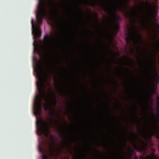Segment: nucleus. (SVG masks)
<instances>
[{"label":"nucleus","instance_id":"nucleus-13","mask_svg":"<svg viewBox=\"0 0 159 159\" xmlns=\"http://www.w3.org/2000/svg\"><path fill=\"white\" fill-rule=\"evenodd\" d=\"M145 139L146 142H145L144 141H143L142 142V143L143 144V149L145 151L146 150H147L148 148V140L147 138H145Z\"/></svg>","mask_w":159,"mask_h":159},{"label":"nucleus","instance_id":"nucleus-29","mask_svg":"<svg viewBox=\"0 0 159 159\" xmlns=\"http://www.w3.org/2000/svg\"><path fill=\"white\" fill-rule=\"evenodd\" d=\"M156 76H157L158 77V78H159V75H158V72L157 70H156Z\"/></svg>","mask_w":159,"mask_h":159},{"label":"nucleus","instance_id":"nucleus-37","mask_svg":"<svg viewBox=\"0 0 159 159\" xmlns=\"http://www.w3.org/2000/svg\"><path fill=\"white\" fill-rule=\"evenodd\" d=\"M96 150L97 151L98 153L99 154H100V152L97 149H96Z\"/></svg>","mask_w":159,"mask_h":159},{"label":"nucleus","instance_id":"nucleus-10","mask_svg":"<svg viewBox=\"0 0 159 159\" xmlns=\"http://www.w3.org/2000/svg\"><path fill=\"white\" fill-rule=\"evenodd\" d=\"M48 5L50 10L52 11H55L58 9L57 2L55 0H50Z\"/></svg>","mask_w":159,"mask_h":159},{"label":"nucleus","instance_id":"nucleus-32","mask_svg":"<svg viewBox=\"0 0 159 159\" xmlns=\"http://www.w3.org/2000/svg\"><path fill=\"white\" fill-rule=\"evenodd\" d=\"M34 51H36L37 50H36V47L35 46H34Z\"/></svg>","mask_w":159,"mask_h":159},{"label":"nucleus","instance_id":"nucleus-33","mask_svg":"<svg viewBox=\"0 0 159 159\" xmlns=\"http://www.w3.org/2000/svg\"><path fill=\"white\" fill-rule=\"evenodd\" d=\"M141 48V46L140 45L138 46V48L137 49L138 50H139V49Z\"/></svg>","mask_w":159,"mask_h":159},{"label":"nucleus","instance_id":"nucleus-22","mask_svg":"<svg viewBox=\"0 0 159 159\" xmlns=\"http://www.w3.org/2000/svg\"><path fill=\"white\" fill-rule=\"evenodd\" d=\"M50 138L51 140L52 141H55V139L54 138L53 135H51L50 136Z\"/></svg>","mask_w":159,"mask_h":159},{"label":"nucleus","instance_id":"nucleus-45","mask_svg":"<svg viewBox=\"0 0 159 159\" xmlns=\"http://www.w3.org/2000/svg\"><path fill=\"white\" fill-rule=\"evenodd\" d=\"M147 94H148V92H147Z\"/></svg>","mask_w":159,"mask_h":159},{"label":"nucleus","instance_id":"nucleus-30","mask_svg":"<svg viewBox=\"0 0 159 159\" xmlns=\"http://www.w3.org/2000/svg\"><path fill=\"white\" fill-rule=\"evenodd\" d=\"M130 61L131 62V63L132 64H134V62L132 60L130 59Z\"/></svg>","mask_w":159,"mask_h":159},{"label":"nucleus","instance_id":"nucleus-46","mask_svg":"<svg viewBox=\"0 0 159 159\" xmlns=\"http://www.w3.org/2000/svg\"><path fill=\"white\" fill-rule=\"evenodd\" d=\"M45 80H46V81H47V79H45Z\"/></svg>","mask_w":159,"mask_h":159},{"label":"nucleus","instance_id":"nucleus-41","mask_svg":"<svg viewBox=\"0 0 159 159\" xmlns=\"http://www.w3.org/2000/svg\"><path fill=\"white\" fill-rule=\"evenodd\" d=\"M116 68H117L118 70L119 71V68L118 67H116Z\"/></svg>","mask_w":159,"mask_h":159},{"label":"nucleus","instance_id":"nucleus-49","mask_svg":"<svg viewBox=\"0 0 159 159\" xmlns=\"http://www.w3.org/2000/svg\"><path fill=\"white\" fill-rule=\"evenodd\" d=\"M128 70H129V69L128 68H127Z\"/></svg>","mask_w":159,"mask_h":159},{"label":"nucleus","instance_id":"nucleus-42","mask_svg":"<svg viewBox=\"0 0 159 159\" xmlns=\"http://www.w3.org/2000/svg\"><path fill=\"white\" fill-rule=\"evenodd\" d=\"M61 134L62 135L64 134V133H63V132H61Z\"/></svg>","mask_w":159,"mask_h":159},{"label":"nucleus","instance_id":"nucleus-9","mask_svg":"<svg viewBox=\"0 0 159 159\" xmlns=\"http://www.w3.org/2000/svg\"><path fill=\"white\" fill-rule=\"evenodd\" d=\"M47 23L49 24L52 29L55 30L58 29L60 26L59 21H93V20H46ZM94 21H99V20H94ZM103 21H113V25L112 28L114 30V20H103Z\"/></svg>","mask_w":159,"mask_h":159},{"label":"nucleus","instance_id":"nucleus-17","mask_svg":"<svg viewBox=\"0 0 159 159\" xmlns=\"http://www.w3.org/2000/svg\"><path fill=\"white\" fill-rule=\"evenodd\" d=\"M45 105L44 109L45 111L48 110L50 108V106L48 104H44Z\"/></svg>","mask_w":159,"mask_h":159},{"label":"nucleus","instance_id":"nucleus-5","mask_svg":"<svg viewBox=\"0 0 159 159\" xmlns=\"http://www.w3.org/2000/svg\"><path fill=\"white\" fill-rule=\"evenodd\" d=\"M45 43L46 44V50L49 53H53L54 52L53 46L54 38L53 37L45 35L44 37Z\"/></svg>","mask_w":159,"mask_h":159},{"label":"nucleus","instance_id":"nucleus-28","mask_svg":"<svg viewBox=\"0 0 159 159\" xmlns=\"http://www.w3.org/2000/svg\"><path fill=\"white\" fill-rule=\"evenodd\" d=\"M116 57H120V54L118 52H116Z\"/></svg>","mask_w":159,"mask_h":159},{"label":"nucleus","instance_id":"nucleus-4","mask_svg":"<svg viewBox=\"0 0 159 159\" xmlns=\"http://www.w3.org/2000/svg\"><path fill=\"white\" fill-rule=\"evenodd\" d=\"M43 20H31L32 33L34 34V39L36 37L40 38L41 36L42 33L40 28Z\"/></svg>","mask_w":159,"mask_h":159},{"label":"nucleus","instance_id":"nucleus-25","mask_svg":"<svg viewBox=\"0 0 159 159\" xmlns=\"http://www.w3.org/2000/svg\"><path fill=\"white\" fill-rule=\"evenodd\" d=\"M54 102L55 104H56V95L55 93L54 94Z\"/></svg>","mask_w":159,"mask_h":159},{"label":"nucleus","instance_id":"nucleus-1","mask_svg":"<svg viewBox=\"0 0 159 159\" xmlns=\"http://www.w3.org/2000/svg\"><path fill=\"white\" fill-rule=\"evenodd\" d=\"M37 85L38 89L39 92L43 91V94H41L40 96L36 95L34 102V114L35 116H40L42 112V99L43 98H45L46 96L45 93V90L43 88L44 84L41 80L37 82Z\"/></svg>","mask_w":159,"mask_h":159},{"label":"nucleus","instance_id":"nucleus-14","mask_svg":"<svg viewBox=\"0 0 159 159\" xmlns=\"http://www.w3.org/2000/svg\"><path fill=\"white\" fill-rule=\"evenodd\" d=\"M48 20H100V19H49ZM101 20H113V19H101Z\"/></svg>","mask_w":159,"mask_h":159},{"label":"nucleus","instance_id":"nucleus-6","mask_svg":"<svg viewBox=\"0 0 159 159\" xmlns=\"http://www.w3.org/2000/svg\"><path fill=\"white\" fill-rule=\"evenodd\" d=\"M134 26L135 29L134 31L127 34L125 38V40L127 44H129L131 42H134L135 39L137 36H138L140 41H141L142 40V37L141 34H137L136 26L134 25Z\"/></svg>","mask_w":159,"mask_h":159},{"label":"nucleus","instance_id":"nucleus-43","mask_svg":"<svg viewBox=\"0 0 159 159\" xmlns=\"http://www.w3.org/2000/svg\"><path fill=\"white\" fill-rule=\"evenodd\" d=\"M134 134V133H132V134H132V136H133V135Z\"/></svg>","mask_w":159,"mask_h":159},{"label":"nucleus","instance_id":"nucleus-27","mask_svg":"<svg viewBox=\"0 0 159 159\" xmlns=\"http://www.w3.org/2000/svg\"><path fill=\"white\" fill-rule=\"evenodd\" d=\"M146 86L147 87V88H149V82L148 81L146 83Z\"/></svg>","mask_w":159,"mask_h":159},{"label":"nucleus","instance_id":"nucleus-16","mask_svg":"<svg viewBox=\"0 0 159 159\" xmlns=\"http://www.w3.org/2000/svg\"><path fill=\"white\" fill-rule=\"evenodd\" d=\"M129 152H130V153L131 155V157H132V155L134 154H136L135 151L134 149H130L129 150Z\"/></svg>","mask_w":159,"mask_h":159},{"label":"nucleus","instance_id":"nucleus-23","mask_svg":"<svg viewBox=\"0 0 159 159\" xmlns=\"http://www.w3.org/2000/svg\"><path fill=\"white\" fill-rule=\"evenodd\" d=\"M65 144L66 146H67L69 148H71L70 146V145L68 142H66Z\"/></svg>","mask_w":159,"mask_h":159},{"label":"nucleus","instance_id":"nucleus-20","mask_svg":"<svg viewBox=\"0 0 159 159\" xmlns=\"http://www.w3.org/2000/svg\"><path fill=\"white\" fill-rule=\"evenodd\" d=\"M129 21H130V23H133V24H134V23L135 22H134V21H149L150 20H129ZM152 21H153L154 20H152ZM157 21H157L158 20H156Z\"/></svg>","mask_w":159,"mask_h":159},{"label":"nucleus","instance_id":"nucleus-40","mask_svg":"<svg viewBox=\"0 0 159 159\" xmlns=\"http://www.w3.org/2000/svg\"><path fill=\"white\" fill-rule=\"evenodd\" d=\"M134 11V9H132V10H131V11L133 12V11Z\"/></svg>","mask_w":159,"mask_h":159},{"label":"nucleus","instance_id":"nucleus-21","mask_svg":"<svg viewBox=\"0 0 159 159\" xmlns=\"http://www.w3.org/2000/svg\"><path fill=\"white\" fill-rule=\"evenodd\" d=\"M145 76L148 79H149V76L148 75V73L147 71H146L145 74Z\"/></svg>","mask_w":159,"mask_h":159},{"label":"nucleus","instance_id":"nucleus-51","mask_svg":"<svg viewBox=\"0 0 159 159\" xmlns=\"http://www.w3.org/2000/svg\"><path fill=\"white\" fill-rule=\"evenodd\" d=\"M59 131L61 132V130H59Z\"/></svg>","mask_w":159,"mask_h":159},{"label":"nucleus","instance_id":"nucleus-31","mask_svg":"<svg viewBox=\"0 0 159 159\" xmlns=\"http://www.w3.org/2000/svg\"><path fill=\"white\" fill-rule=\"evenodd\" d=\"M135 117L136 118V119H137L138 118V117H137V112H136V111H135Z\"/></svg>","mask_w":159,"mask_h":159},{"label":"nucleus","instance_id":"nucleus-7","mask_svg":"<svg viewBox=\"0 0 159 159\" xmlns=\"http://www.w3.org/2000/svg\"><path fill=\"white\" fill-rule=\"evenodd\" d=\"M46 11V5L45 2L41 0H39L36 13V20H43L42 19H39V18L42 16L43 13H45Z\"/></svg>","mask_w":159,"mask_h":159},{"label":"nucleus","instance_id":"nucleus-11","mask_svg":"<svg viewBox=\"0 0 159 159\" xmlns=\"http://www.w3.org/2000/svg\"><path fill=\"white\" fill-rule=\"evenodd\" d=\"M64 10L65 12L67 14H70L73 11V8L71 5L68 2L66 3V5L64 7Z\"/></svg>","mask_w":159,"mask_h":159},{"label":"nucleus","instance_id":"nucleus-50","mask_svg":"<svg viewBox=\"0 0 159 159\" xmlns=\"http://www.w3.org/2000/svg\"><path fill=\"white\" fill-rule=\"evenodd\" d=\"M48 84L49 85V83H48Z\"/></svg>","mask_w":159,"mask_h":159},{"label":"nucleus","instance_id":"nucleus-47","mask_svg":"<svg viewBox=\"0 0 159 159\" xmlns=\"http://www.w3.org/2000/svg\"><path fill=\"white\" fill-rule=\"evenodd\" d=\"M34 44H35V43H34H34H33V44H34Z\"/></svg>","mask_w":159,"mask_h":159},{"label":"nucleus","instance_id":"nucleus-44","mask_svg":"<svg viewBox=\"0 0 159 159\" xmlns=\"http://www.w3.org/2000/svg\"><path fill=\"white\" fill-rule=\"evenodd\" d=\"M136 110H137V109H138V107L137 106H136Z\"/></svg>","mask_w":159,"mask_h":159},{"label":"nucleus","instance_id":"nucleus-36","mask_svg":"<svg viewBox=\"0 0 159 159\" xmlns=\"http://www.w3.org/2000/svg\"><path fill=\"white\" fill-rule=\"evenodd\" d=\"M39 151L41 152H42V150L41 148H39Z\"/></svg>","mask_w":159,"mask_h":159},{"label":"nucleus","instance_id":"nucleus-8","mask_svg":"<svg viewBox=\"0 0 159 159\" xmlns=\"http://www.w3.org/2000/svg\"><path fill=\"white\" fill-rule=\"evenodd\" d=\"M36 124L37 126H39L43 133L46 136L48 137L50 131L48 125L40 118L36 120Z\"/></svg>","mask_w":159,"mask_h":159},{"label":"nucleus","instance_id":"nucleus-38","mask_svg":"<svg viewBox=\"0 0 159 159\" xmlns=\"http://www.w3.org/2000/svg\"><path fill=\"white\" fill-rule=\"evenodd\" d=\"M95 5L94 4H91V6H92V7H94Z\"/></svg>","mask_w":159,"mask_h":159},{"label":"nucleus","instance_id":"nucleus-19","mask_svg":"<svg viewBox=\"0 0 159 159\" xmlns=\"http://www.w3.org/2000/svg\"><path fill=\"white\" fill-rule=\"evenodd\" d=\"M157 120L158 122L159 123V106L157 110Z\"/></svg>","mask_w":159,"mask_h":159},{"label":"nucleus","instance_id":"nucleus-39","mask_svg":"<svg viewBox=\"0 0 159 159\" xmlns=\"http://www.w3.org/2000/svg\"><path fill=\"white\" fill-rule=\"evenodd\" d=\"M124 140L125 141V143H127V141L125 138L124 139Z\"/></svg>","mask_w":159,"mask_h":159},{"label":"nucleus","instance_id":"nucleus-12","mask_svg":"<svg viewBox=\"0 0 159 159\" xmlns=\"http://www.w3.org/2000/svg\"><path fill=\"white\" fill-rule=\"evenodd\" d=\"M55 113L53 111L51 112L50 115L52 118L50 120V126H53L55 124H57L58 123V121L56 120H55L54 116Z\"/></svg>","mask_w":159,"mask_h":159},{"label":"nucleus","instance_id":"nucleus-48","mask_svg":"<svg viewBox=\"0 0 159 159\" xmlns=\"http://www.w3.org/2000/svg\"><path fill=\"white\" fill-rule=\"evenodd\" d=\"M49 72H50V73H51V71H50V70H49Z\"/></svg>","mask_w":159,"mask_h":159},{"label":"nucleus","instance_id":"nucleus-35","mask_svg":"<svg viewBox=\"0 0 159 159\" xmlns=\"http://www.w3.org/2000/svg\"><path fill=\"white\" fill-rule=\"evenodd\" d=\"M149 141H150V143H151V145H152V146H153V143L151 142V139H150L149 140Z\"/></svg>","mask_w":159,"mask_h":159},{"label":"nucleus","instance_id":"nucleus-18","mask_svg":"<svg viewBox=\"0 0 159 159\" xmlns=\"http://www.w3.org/2000/svg\"><path fill=\"white\" fill-rule=\"evenodd\" d=\"M42 159H48L47 157L45 154H43L42 155Z\"/></svg>","mask_w":159,"mask_h":159},{"label":"nucleus","instance_id":"nucleus-2","mask_svg":"<svg viewBox=\"0 0 159 159\" xmlns=\"http://www.w3.org/2000/svg\"><path fill=\"white\" fill-rule=\"evenodd\" d=\"M129 0H120L119 4L117 5L112 0H110V4L108 5L105 3L102 4L101 5L104 7V11L109 13H111L113 12H116L118 8L121 11H123L124 9L128 7L127 3Z\"/></svg>","mask_w":159,"mask_h":159},{"label":"nucleus","instance_id":"nucleus-24","mask_svg":"<svg viewBox=\"0 0 159 159\" xmlns=\"http://www.w3.org/2000/svg\"><path fill=\"white\" fill-rule=\"evenodd\" d=\"M151 133L152 135L151 136H152L155 134V131L153 130H152L151 131Z\"/></svg>","mask_w":159,"mask_h":159},{"label":"nucleus","instance_id":"nucleus-15","mask_svg":"<svg viewBox=\"0 0 159 159\" xmlns=\"http://www.w3.org/2000/svg\"><path fill=\"white\" fill-rule=\"evenodd\" d=\"M76 11L78 13L80 14H82L84 13V11L82 8L79 6L77 7Z\"/></svg>","mask_w":159,"mask_h":159},{"label":"nucleus","instance_id":"nucleus-3","mask_svg":"<svg viewBox=\"0 0 159 159\" xmlns=\"http://www.w3.org/2000/svg\"><path fill=\"white\" fill-rule=\"evenodd\" d=\"M147 4L148 7L145 12H143L145 16L148 19H131L128 20H157V19H154L158 15L157 10L155 7L152 6V4L148 1H147Z\"/></svg>","mask_w":159,"mask_h":159},{"label":"nucleus","instance_id":"nucleus-34","mask_svg":"<svg viewBox=\"0 0 159 159\" xmlns=\"http://www.w3.org/2000/svg\"><path fill=\"white\" fill-rule=\"evenodd\" d=\"M134 146H135V147L137 149H138V150L140 149H139V148H138V147H137V146L135 145H134Z\"/></svg>","mask_w":159,"mask_h":159},{"label":"nucleus","instance_id":"nucleus-26","mask_svg":"<svg viewBox=\"0 0 159 159\" xmlns=\"http://www.w3.org/2000/svg\"><path fill=\"white\" fill-rule=\"evenodd\" d=\"M64 91L63 90L61 89V92L60 93V95H63V94H64Z\"/></svg>","mask_w":159,"mask_h":159}]
</instances>
